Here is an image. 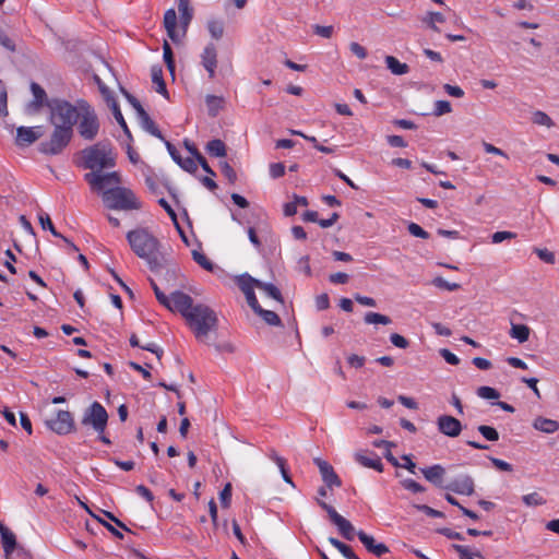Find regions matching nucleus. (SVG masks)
I'll return each mask as SVG.
<instances>
[{
    "instance_id": "1",
    "label": "nucleus",
    "mask_w": 559,
    "mask_h": 559,
    "mask_svg": "<svg viewBox=\"0 0 559 559\" xmlns=\"http://www.w3.org/2000/svg\"><path fill=\"white\" fill-rule=\"evenodd\" d=\"M132 251L144 259L150 270L159 272L163 269V258L159 255V241L146 228H136L127 234Z\"/></svg>"
},
{
    "instance_id": "2",
    "label": "nucleus",
    "mask_w": 559,
    "mask_h": 559,
    "mask_svg": "<svg viewBox=\"0 0 559 559\" xmlns=\"http://www.w3.org/2000/svg\"><path fill=\"white\" fill-rule=\"evenodd\" d=\"M186 321L200 342H205L210 332L215 331L218 324L215 311L203 304H197Z\"/></svg>"
},
{
    "instance_id": "3",
    "label": "nucleus",
    "mask_w": 559,
    "mask_h": 559,
    "mask_svg": "<svg viewBox=\"0 0 559 559\" xmlns=\"http://www.w3.org/2000/svg\"><path fill=\"white\" fill-rule=\"evenodd\" d=\"M83 167L91 170H102L116 166L117 154L114 153L109 141H100L84 148L82 152Z\"/></svg>"
},
{
    "instance_id": "4",
    "label": "nucleus",
    "mask_w": 559,
    "mask_h": 559,
    "mask_svg": "<svg viewBox=\"0 0 559 559\" xmlns=\"http://www.w3.org/2000/svg\"><path fill=\"white\" fill-rule=\"evenodd\" d=\"M49 108V122L53 127L68 128L73 130L80 117L79 106L72 105L66 99L53 98L47 103Z\"/></svg>"
},
{
    "instance_id": "5",
    "label": "nucleus",
    "mask_w": 559,
    "mask_h": 559,
    "mask_svg": "<svg viewBox=\"0 0 559 559\" xmlns=\"http://www.w3.org/2000/svg\"><path fill=\"white\" fill-rule=\"evenodd\" d=\"M103 202L110 210H140L141 202L133 191L124 187H115L103 191Z\"/></svg>"
},
{
    "instance_id": "6",
    "label": "nucleus",
    "mask_w": 559,
    "mask_h": 559,
    "mask_svg": "<svg viewBox=\"0 0 559 559\" xmlns=\"http://www.w3.org/2000/svg\"><path fill=\"white\" fill-rule=\"evenodd\" d=\"M73 138V130L68 128L53 127V131L47 141L38 145V151L45 155H59L70 144Z\"/></svg>"
},
{
    "instance_id": "7",
    "label": "nucleus",
    "mask_w": 559,
    "mask_h": 559,
    "mask_svg": "<svg viewBox=\"0 0 559 559\" xmlns=\"http://www.w3.org/2000/svg\"><path fill=\"white\" fill-rule=\"evenodd\" d=\"M79 133L83 139L92 141L96 138L99 130V121L97 115L85 100L79 102Z\"/></svg>"
},
{
    "instance_id": "8",
    "label": "nucleus",
    "mask_w": 559,
    "mask_h": 559,
    "mask_svg": "<svg viewBox=\"0 0 559 559\" xmlns=\"http://www.w3.org/2000/svg\"><path fill=\"white\" fill-rule=\"evenodd\" d=\"M108 418L106 408L95 401L84 411L81 425L92 427L95 432L103 433L107 428Z\"/></svg>"
},
{
    "instance_id": "9",
    "label": "nucleus",
    "mask_w": 559,
    "mask_h": 559,
    "mask_svg": "<svg viewBox=\"0 0 559 559\" xmlns=\"http://www.w3.org/2000/svg\"><path fill=\"white\" fill-rule=\"evenodd\" d=\"M317 503L328 513L330 521L337 526L340 534L347 540H353L357 532L353 524L337 513V511L325 501L317 499Z\"/></svg>"
},
{
    "instance_id": "10",
    "label": "nucleus",
    "mask_w": 559,
    "mask_h": 559,
    "mask_svg": "<svg viewBox=\"0 0 559 559\" xmlns=\"http://www.w3.org/2000/svg\"><path fill=\"white\" fill-rule=\"evenodd\" d=\"M46 426L59 436H66L76 430L74 418L69 411H58L56 418L47 420Z\"/></svg>"
},
{
    "instance_id": "11",
    "label": "nucleus",
    "mask_w": 559,
    "mask_h": 559,
    "mask_svg": "<svg viewBox=\"0 0 559 559\" xmlns=\"http://www.w3.org/2000/svg\"><path fill=\"white\" fill-rule=\"evenodd\" d=\"M258 282L259 280L252 277L248 273L241 274L236 278L237 286L245 294L247 302L252 311L257 310L260 306L254 293V287H257Z\"/></svg>"
},
{
    "instance_id": "12",
    "label": "nucleus",
    "mask_w": 559,
    "mask_h": 559,
    "mask_svg": "<svg viewBox=\"0 0 559 559\" xmlns=\"http://www.w3.org/2000/svg\"><path fill=\"white\" fill-rule=\"evenodd\" d=\"M170 305L166 307L170 311L179 312L185 319H187L188 314L194 308L193 299L188 294L175 290L169 296Z\"/></svg>"
},
{
    "instance_id": "13",
    "label": "nucleus",
    "mask_w": 559,
    "mask_h": 559,
    "mask_svg": "<svg viewBox=\"0 0 559 559\" xmlns=\"http://www.w3.org/2000/svg\"><path fill=\"white\" fill-rule=\"evenodd\" d=\"M313 463L318 466L319 472L321 474V478L324 485L332 489L334 487H341L342 480L338 475L335 473L333 466L328 462L320 457H314Z\"/></svg>"
},
{
    "instance_id": "14",
    "label": "nucleus",
    "mask_w": 559,
    "mask_h": 559,
    "mask_svg": "<svg viewBox=\"0 0 559 559\" xmlns=\"http://www.w3.org/2000/svg\"><path fill=\"white\" fill-rule=\"evenodd\" d=\"M438 430L450 438L460 436L463 426L459 419L451 415H441L437 419Z\"/></svg>"
},
{
    "instance_id": "15",
    "label": "nucleus",
    "mask_w": 559,
    "mask_h": 559,
    "mask_svg": "<svg viewBox=\"0 0 559 559\" xmlns=\"http://www.w3.org/2000/svg\"><path fill=\"white\" fill-rule=\"evenodd\" d=\"M444 489L459 495L472 496L475 491L474 479L469 475H464L445 485Z\"/></svg>"
},
{
    "instance_id": "16",
    "label": "nucleus",
    "mask_w": 559,
    "mask_h": 559,
    "mask_svg": "<svg viewBox=\"0 0 559 559\" xmlns=\"http://www.w3.org/2000/svg\"><path fill=\"white\" fill-rule=\"evenodd\" d=\"M357 537L365 548L377 557H382L388 554L389 547L383 543H377L376 539L364 531L357 532Z\"/></svg>"
},
{
    "instance_id": "17",
    "label": "nucleus",
    "mask_w": 559,
    "mask_h": 559,
    "mask_svg": "<svg viewBox=\"0 0 559 559\" xmlns=\"http://www.w3.org/2000/svg\"><path fill=\"white\" fill-rule=\"evenodd\" d=\"M201 64L207 71L209 78L214 79L217 67V50L214 44L210 43L205 46L201 55Z\"/></svg>"
},
{
    "instance_id": "18",
    "label": "nucleus",
    "mask_w": 559,
    "mask_h": 559,
    "mask_svg": "<svg viewBox=\"0 0 559 559\" xmlns=\"http://www.w3.org/2000/svg\"><path fill=\"white\" fill-rule=\"evenodd\" d=\"M31 91L34 99L27 105V109L29 112H38L39 109L43 106H47V103L50 100L47 98L45 90L38 83L32 82Z\"/></svg>"
},
{
    "instance_id": "19",
    "label": "nucleus",
    "mask_w": 559,
    "mask_h": 559,
    "mask_svg": "<svg viewBox=\"0 0 559 559\" xmlns=\"http://www.w3.org/2000/svg\"><path fill=\"white\" fill-rule=\"evenodd\" d=\"M355 460L364 467L373 468L377 472H383V464L381 459L374 452H356Z\"/></svg>"
},
{
    "instance_id": "20",
    "label": "nucleus",
    "mask_w": 559,
    "mask_h": 559,
    "mask_svg": "<svg viewBox=\"0 0 559 559\" xmlns=\"http://www.w3.org/2000/svg\"><path fill=\"white\" fill-rule=\"evenodd\" d=\"M41 135L43 133H37L35 128L19 127L16 129L15 143L17 146H27L36 142Z\"/></svg>"
},
{
    "instance_id": "21",
    "label": "nucleus",
    "mask_w": 559,
    "mask_h": 559,
    "mask_svg": "<svg viewBox=\"0 0 559 559\" xmlns=\"http://www.w3.org/2000/svg\"><path fill=\"white\" fill-rule=\"evenodd\" d=\"M424 477L439 488H444L445 485H443V477L445 475V468L440 464H435L430 467L421 468L420 469Z\"/></svg>"
},
{
    "instance_id": "22",
    "label": "nucleus",
    "mask_w": 559,
    "mask_h": 559,
    "mask_svg": "<svg viewBox=\"0 0 559 559\" xmlns=\"http://www.w3.org/2000/svg\"><path fill=\"white\" fill-rule=\"evenodd\" d=\"M164 27L167 32L168 37L174 41L178 43L177 27V14L174 9H168L164 14Z\"/></svg>"
},
{
    "instance_id": "23",
    "label": "nucleus",
    "mask_w": 559,
    "mask_h": 559,
    "mask_svg": "<svg viewBox=\"0 0 559 559\" xmlns=\"http://www.w3.org/2000/svg\"><path fill=\"white\" fill-rule=\"evenodd\" d=\"M533 427L545 433H554L559 430V421L538 416L534 419Z\"/></svg>"
},
{
    "instance_id": "24",
    "label": "nucleus",
    "mask_w": 559,
    "mask_h": 559,
    "mask_svg": "<svg viewBox=\"0 0 559 559\" xmlns=\"http://www.w3.org/2000/svg\"><path fill=\"white\" fill-rule=\"evenodd\" d=\"M152 82L156 85V92L164 97L168 98V91L163 78V68L158 64L153 66L151 69Z\"/></svg>"
},
{
    "instance_id": "25",
    "label": "nucleus",
    "mask_w": 559,
    "mask_h": 559,
    "mask_svg": "<svg viewBox=\"0 0 559 559\" xmlns=\"http://www.w3.org/2000/svg\"><path fill=\"white\" fill-rule=\"evenodd\" d=\"M178 11L180 13V23L186 32L193 17V9L190 7V0H178Z\"/></svg>"
},
{
    "instance_id": "26",
    "label": "nucleus",
    "mask_w": 559,
    "mask_h": 559,
    "mask_svg": "<svg viewBox=\"0 0 559 559\" xmlns=\"http://www.w3.org/2000/svg\"><path fill=\"white\" fill-rule=\"evenodd\" d=\"M140 123L142 128L147 131L150 134L156 136L157 139L165 141V136L162 134L158 127L155 124V122L152 120L150 115L144 111L142 115L139 116Z\"/></svg>"
},
{
    "instance_id": "27",
    "label": "nucleus",
    "mask_w": 559,
    "mask_h": 559,
    "mask_svg": "<svg viewBox=\"0 0 559 559\" xmlns=\"http://www.w3.org/2000/svg\"><path fill=\"white\" fill-rule=\"evenodd\" d=\"M205 151L212 157H225L227 155V146L219 139L209 141Z\"/></svg>"
},
{
    "instance_id": "28",
    "label": "nucleus",
    "mask_w": 559,
    "mask_h": 559,
    "mask_svg": "<svg viewBox=\"0 0 559 559\" xmlns=\"http://www.w3.org/2000/svg\"><path fill=\"white\" fill-rule=\"evenodd\" d=\"M1 542L5 558H9L16 548V537L10 530H4L1 534Z\"/></svg>"
},
{
    "instance_id": "29",
    "label": "nucleus",
    "mask_w": 559,
    "mask_h": 559,
    "mask_svg": "<svg viewBox=\"0 0 559 559\" xmlns=\"http://www.w3.org/2000/svg\"><path fill=\"white\" fill-rule=\"evenodd\" d=\"M253 312L255 314H258L259 317H261L265 321V323H267L269 325H273V326H282L283 325L282 320L278 317V314L272 310H265L261 306H259L257 308V310H253Z\"/></svg>"
},
{
    "instance_id": "30",
    "label": "nucleus",
    "mask_w": 559,
    "mask_h": 559,
    "mask_svg": "<svg viewBox=\"0 0 559 559\" xmlns=\"http://www.w3.org/2000/svg\"><path fill=\"white\" fill-rule=\"evenodd\" d=\"M385 64H386L388 69L395 75H403V74L408 73V71H409V67L406 63L400 62L393 56L385 57Z\"/></svg>"
},
{
    "instance_id": "31",
    "label": "nucleus",
    "mask_w": 559,
    "mask_h": 559,
    "mask_svg": "<svg viewBox=\"0 0 559 559\" xmlns=\"http://www.w3.org/2000/svg\"><path fill=\"white\" fill-rule=\"evenodd\" d=\"M257 288L263 290L269 297L273 298L274 300L284 304V298L281 293V290L271 283H264L259 280L257 283Z\"/></svg>"
},
{
    "instance_id": "32",
    "label": "nucleus",
    "mask_w": 559,
    "mask_h": 559,
    "mask_svg": "<svg viewBox=\"0 0 559 559\" xmlns=\"http://www.w3.org/2000/svg\"><path fill=\"white\" fill-rule=\"evenodd\" d=\"M109 108L111 109L112 111V115L116 119V121L118 122V124L121 127V129L123 130L124 134L130 139L132 140V135H131V132L128 128V124L121 114V110H120V107H119V104L117 100H112V104H109Z\"/></svg>"
},
{
    "instance_id": "33",
    "label": "nucleus",
    "mask_w": 559,
    "mask_h": 559,
    "mask_svg": "<svg viewBox=\"0 0 559 559\" xmlns=\"http://www.w3.org/2000/svg\"><path fill=\"white\" fill-rule=\"evenodd\" d=\"M207 111L211 117H216L218 111L223 108L224 99L215 95H207L205 98Z\"/></svg>"
},
{
    "instance_id": "34",
    "label": "nucleus",
    "mask_w": 559,
    "mask_h": 559,
    "mask_svg": "<svg viewBox=\"0 0 559 559\" xmlns=\"http://www.w3.org/2000/svg\"><path fill=\"white\" fill-rule=\"evenodd\" d=\"M510 335L520 343H524L530 337V328L525 324H512Z\"/></svg>"
},
{
    "instance_id": "35",
    "label": "nucleus",
    "mask_w": 559,
    "mask_h": 559,
    "mask_svg": "<svg viewBox=\"0 0 559 559\" xmlns=\"http://www.w3.org/2000/svg\"><path fill=\"white\" fill-rule=\"evenodd\" d=\"M364 321L367 324H383L388 325L392 323V320L390 317L385 314H381L378 312H367L364 317Z\"/></svg>"
},
{
    "instance_id": "36",
    "label": "nucleus",
    "mask_w": 559,
    "mask_h": 559,
    "mask_svg": "<svg viewBox=\"0 0 559 559\" xmlns=\"http://www.w3.org/2000/svg\"><path fill=\"white\" fill-rule=\"evenodd\" d=\"M224 28V22L221 20H211L207 22V29L211 36L216 40L223 37Z\"/></svg>"
},
{
    "instance_id": "37",
    "label": "nucleus",
    "mask_w": 559,
    "mask_h": 559,
    "mask_svg": "<svg viewBox=\"0 0 559 559\" xmlns=\"http://www.w3.org/2000/svg\"><path fill=\"white\" fill-rule=\"evenodd\" d=\"M163 58L166 63L167 69L171 74L175 72V59L173 49L167 40H164L163 44Z\"/></svg>"
},
{
    "instance_id": "38",
    "label": "nucleus",
    "mask_w": 559,
    "mask_h": 559,
    "mask_svg": "<svg viewBox=\"0 0 559 559\" xmlns=\"http://www.w3.org/2000/svg\"><path fill=\"white\" fill-rule=\"evenodd\" d=\"M192 258L204 270H206L209 272L214 271V267H215L214 263L204 253L193 250Z\"/></svg>"
},
{
    "instance_id": "39",
    "label": "nucleus",
    "mask_w": 559,
    "mask_h": 559,
    "mask_svg": "<svg viewBox=\"0 0 559 559\" xmlns=\"http://www.w3.org/2000/svg\"><path fill=\"white\" fill-rule=\"evenodd\" d=\"M532 121L535 124L545 126L547 128H551L555 126L554 120L546 112H544L542 110H536L533 112Z\"/></svg>"
},
{
    "instance_id": "40",
    "label": "nucleus",
    "mask_w": 559,
    "mask_h": 559,
    "mask_svg": "<svg viewBox=\"0 0 559 559\" xmlns=\"http://www.w3.org/2000/svg\"><path fill=\"white\" fill-rule=\"evenodd\" d=\"M38 221L43 229H48L55 237H62V235L55 228L50 216L47 213H39Z\"/></svg>"
},
{
    "instance_id": "41",
    "label": "nucleus",
    "mask_w": 559,
    "mask_h": 559,
    "mask_svg": "<svg viewBox=\"0 0 559 559\" xmlns=\"http://www.w3.org/2000/svg\"><path fill=\"white\" fill-rule=\"evenodd\" d=\"M477 430L488 441L499 440V432L491 426L480 425L477 427Z\"/></svg>"
},
{
    "instance_id": "42",
    "label": "nucleus",
    "mask_w": 559,
    "mask_h": 559,
    "mask_svg": "<svg viewBox=\"0 0 559 559\" xmlns=\"http://www.w3.org/2000/svg\"><path fill=\"white\" fill-rule=\"evenodd\" d=\"M121 181V175L118 171L102 174L100 185H103V189L107 185H116L117 187H119L118 185H120Z\"/></svg>"
},
{
    "instance_id": "43",
    "label": "nucleus",
    "mask_w": 559,
    "mask_h": 559,
    "mask_svg": "<svg viewBox=\"0 0 559 559\" xmlns=\"http://www.w3.org/2000/svg\"><path fill=\"white\" fill-rule=\"evenodd\" d=\"M522 501L527 507H537V506H543L546 503V500L538 492H532L528 495H524L522 497Z\"/></svg>"
},
{
    "instance_id": "44",
    "label": "nucleus",
    "mask_w": 559,
    "mask_h": 559,
    "mask_svg": "<svg viewBox=\"0 0 559 559\" xmlns=\"http://www.w3.org/2000/svg\"><path fill=\"white\" fill-rule=\"evenodd\" d=\"M100 178L102 173L98 171H92L84 175V179L91 185L92 189L94 190H103V185H100Z\"/></svg>"
},
{
    "instance_id": "45",
    "label": "nucleus",
    "mask_w": 559,
    "mask_h": 559,
    "mask_svg": "<svg viewBox=\"0 0 559 559\" xmlns=\"http://www.w3.org/2000/svg\"><path fill=\"white\" fill-rule=\"evenodd\" d=\"M177 165L185 171L194 175L198 171V164L194 157L182 158Z\"/></svg>"
},
{
    "instance_id": "46",
    "label": "nucleus",
    "mask_w": 559,
    "mask_h": 559,
    "mask_svg": "<svg viewBox=\"0 0 559 559\" xmlns=\"http://www.w3.org/2000/svg\"><path fill=\"white\" fill-rule=\"evenodd\" d=\"M477 395L485 400H498L500 397V393L496 389L486 385L477 389Z\"/></svg>"
},
{
    "instance_id": "47",
    "label": "nucleus",
    "mask_w": 559,
    "mask_h": 559,
    "mask_svg": "<svg viewBox=\"0 0 559 559\" xmlns=\"http://www.w3.org/2000/svg\"><path fill=\"white\" fill-rule=\"evenodd\" d=\"M432 284L436 287L440 288V289H445V290H449V292H454V290H457V289L461 288L460 284H457V283H449L448 281H445L441 276H438V277L433 278Z\"/></svg>"
},
{
    "instance_id": "48",
    "label": "nucleus",
    "mask_w": 559,
    "mask_h": 559,
    "mask_svg": "<svg viewBox=\"0 0 559 559\" xmlns=\"http://www.w3.org/2000/svg\"><path fill=\"white\" fill-rule=\"evenodd\" d=\"M219 167L222 174L228 180V182L234 185L237 181V174L235 169L227 162H221Z\"/></svg>"
},
{
    "instance_id": "49",
    "label": "nucleus",
    "mask_w": 559,
    "mask_h": 559,
    "mask_svg": "<svg viewBox=\"0 0 559 559\" xmlns=\"http://www.w3.org/2000/svg\"><path fill=\"white\" fill-rule=\"evenodd\" d=\"M82 506L92 514L93 518H95L103 526H105L107 528V531H109L115 537L119 538V539H122L123 538V534L117 530L112 524H110L109 522L100 519L99 516L93 514L86 504L82 503Z\"/></svg>"
},
{
    "instance_id": "50",
    "label": "nucleus",
    "mask_w": 559,
    "mask_h": 559,
    "mask_svg": "<svg viewBox=\"0 0 559 559\" xmlns=\"http://www.w3.org/2000/svg\"><path fill=\"white\" fill-rule=\"evenodd\" d=\"M150 283H151V286L154 290V294H155V297L156 299L158 300V302L160 305H163L164 307H169L170 305V300H169V297L166 296L162 290L160 288L158 287V285L152 280L150 278Z\"/></svg>"
},
{
    "instance_id": "51",
    "label": "nucleus",
    "mask_w": 559,
    "mask_h": 559,
    "mask_svg": "<svg viewBox=\"0 0 559 559\" xmlns=\"http://www.w3.org/2000/svg\"><path fill=\"white\" fill-rule=\"evenodd\" d=\"M407 230L414 237L421 238V239H428L429 238V233H427L424 228H421L416 223H413V222L409 223L407 225Z\"/></svg>"
},
{
    "instance_id": "52",
    "label": "nucleus",
    "mask_w": 559,
    "mask_h": 559,
    "mask_svg": "<svg viewBox=\"0 0 559 559\" xmlns=\"http://www.w3.org/2000/svg\"><path fill=\"white\" fill-rule=\"evenodd\" d=\"M231 484L227 483L219 492V499L223 508H228L231 501Z\"/></svg>"
},
{
    "instance_id": "53",
    "label": "nucleus",
    "mask_w": 559,
    "mask_h": 559,
    "mask_svg": "<svg viewBox=\"0 0 559 559\" xmlns=\"http://www.w3.org/2000/svg\"><path fill=\"white\" fill-rule=\"evenodd\" d=\"M451 104L448 100H437L435 103L433 115L440 117L442 115L451 112Z\"/></svg>"
},
{
    "instance_id": "54",
    "label": "nucleus",
    "mask_w": 559,
    "mask_h": 559,
    "mask_svg": "<svg viewBox=\"0 0 559 559\" xmlns=\"http://www.w3.org/2000/svg\"><path fill=\"white\" fill-rule=\"evenodd\" d=\"M534 252L538 255V258L548 264H554L556 261L554 252L548 249L534 248Z\"/></svg>"
},
{
    "instance_id": "55",
    "label": "nucleus",
    "mask_w": 559,
    "mask_h": 559,
    "mask_svg": "<svg viewBox=\"0 0 559 559\" xmlns=\"http://www.w3.org/2000/svg\"><path fill=\"white\" fill-rule=\"evenodd\" d=\"M414 508L417 509L418 511L424 512L425 514H427L428 516H431V518H444L443 512L432 509L431 507H429L427 504H414Z\"/></svg>"
},
{
    "instance_id": "56",
    "label": "nucleus",
    "mask_w": 559,
    "mask_h": 559,
    "mask_svg": "<svg viewBox=\"0 0 559 559\" xmlns=\"http://www.w3.org/2000/svg\"><path fill=\"white\" fill-rule=\"evenodd\" d=\"M516 238V234L512 231H496L491 236V240L493 243H500L504 240H510Z\"/></svg>"
},
{
    "instance_id": "57",
    "label": "nucleus",
    "mask_w": 559,
    "mask_h": 559,
    "mask_svg": "<svg viewBox=\"0 0 559 559\" xmlns=\"http://www.w3.org/2000/svg\"><path fill=\"white\" fill-rule=\"evenodd\" d=\"M122 92H123L127 100L129 102V104L135 109L138 117L140 115H142L145 111V109L143 108L141 103L138 100V98L124 90Z\"/></svg>"
},
{
    "instance_id": "58",
    "label": "nucleus",
    "mask_w": 559,
    "mask_h": 559,
    "mask_svg": "<svg viewBox=\"0 0 559 559\" xmlns=\"http://www.w3.org/2000/svg\"><path fill=\"white\" fill-rule=\"evenodd\" d=\"M276 465L278 466L280 471H281V474H282V477L283 479L287 483V484H290L294 486V483H293V479L290 477V475L288 474V471L286 468V461L285 459L283 457H277L276 459Z\"/></svg>"
},
{
    "instance_id": "59",
    "label": "nucleus",
    "mask_w": 559,
    "mask_h": 559,
    "mask_svg": "<svg viewBox=\"0 0 559 559\" xmlns=\"http://www.w3.org/2000/svg\"><path fill=\"white\" fill-rule=\"evenodd\" d=\"M440 356L450 365L456 366L460 364L459 357L447 348L439 350Z\"/></svg>"
},
{
    "instance_id": "60",
    "label": "nucleus",
    "mask_w": 559,
    "mask_h": 559,
    "mask_svg": "<svg viewBox=\"0 0 559 559\" xmlns=\"http://www.w3.org/2000/svg\"><path fill=\"white\" fill-rule=\"evenodd\" d=\"M285 175V165L283 163H273L270 165V176L274 179Z\"/></svg>"
},
{
    "instance_id": "61",
    "label": "nucleus",
    "mask_w": 559,
    "mask_h": 559,
    "mask_svg": "<svg viewBox=\"0 0 559 559\" xmlns=\"http://www.w3.org/2000/svg\"><path fill=\"white\" fill-rule=\"evenodd\" d=\"M437 533L445 536L449 539H455V540H464L465 539L461 533L454 532L448 527L438 528Z\"/></svg>"
},
{
    "instance_id": "62",
    "label": "nucleus",
    "mask_w": 559,
    "mask_h": 559,
    "mask_svg": "<svg viewBox=\"0 0 559 559\" xmlns=\"http://www.w3.org/2000/svg\"><path fill=\"white\" fill-rule=\"evenodd\" d=\"M391 343L399 348H407L409 346L408 340L397 333H392L390 336Z\"/></svg>"
},
{
    "instance_id": "63",
    "label": "nucleus",
    "mask_w": 559,
    "mask_h": 559,
    "mask_svg": "<svg viewBox=\"0 0 559 559\" xmlns=\"http://www.w3.org/2000/svg\"><path fill=\"white\" fill-rule=\"evenodd\" d=\"M402 486L407 489V490H411L413 492H424L425 491V487L421 486L419 483L413 480V479H404L402 481Z\"/></svg>"
},
{
    "instance_id": "64",
    "label": "nucleus",
    "mask_w": 559,
    "mask_h": 559,
    "mask_svg": "<svg viewBox=\"0 0 559 559\" xmlns=\"http://www.w3.org/2000/svg\"><path fill=\"white\" fill-rule=\"evenodd\" d=\"M333 26L332 25H329V26H322V25H313V32L314 34L321 36V37H324V38H331V36L333 35Z\"/></svg>"
}]
</instances>
